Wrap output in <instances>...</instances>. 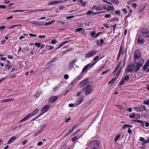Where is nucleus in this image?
<instances>
[{"label":"nucleus","instance_id":"obj_1","mask_svg":"<svg viewBox=\"0 0 149 149\" xmlns=\"http://www.w3.org/2000/svg\"><path fill=\"white\" fill-rule=\"evenodd\" d=\"M144 62L143 59H141L139 62L135 63L136 65V66L132 65H129L126 70L127 72L128 73L133 71L134 72H137L140 69V67L142 66Z\"/></svg>","mask_w":149,"mask_h":149},{"label":"nucleus","instance_id":"obj_2","mask_svg":"<svg viewBox=\"0 0 149 149\" xmlns=\"http://www.w3.org/2000/svg\"><path fill=\"white\" fill-rule=\"evenodd\" d=\"M93 90V86L90 84L86 85L82 89V91L85 92V94L86 95H88L91 93Z\"/></svg>","mask_w":149,"mask_h":149},{"label":"nucleus","instance_id":"obj_3","mask_svg":"<svg viewBox=\"0 0 149 149\" xmlns=\"http://www.w3.org/2000/svg\"><path fill=\"white\" fill-rule=\"evenodd\" d=\"M121 64V61H120L117 65L115 70L113 72L114 75H116V77H118L120 73L121 67H120Z\"/></svg>","mask_w":149,"mask_h":149},{"label":"nucleus","instance_id":"obj_4","mask_svg":"<svg viewBox=\"0 0 149 149\" xmlns=\"http://www.w3.org/2000/svg\"><path fill=\"white\" fill-rule=\"evenodd\" d=\"M141 54L139 50L136 51L134 56V61L135 63H139L140 62L141 59H143L141 58Z\"/></svg>","mask_w":149,"mask_h":149},{"label":"nucleus","instance_id":"obj_5","mask_svg":"<svg viewBox=\"0 0 149 149\" xmlns=\"http://www.w3.org/2000/svg\"><path fill=\"white\" fill-rule=\"evenodd\" d=\"M130 79V77L128 74H126L122 79L120 82L118 84V86H119L123 85L126 81H128Z\"/></svg>","mask_w":149,"mask_h":149},{"label":"nucleus","instance_id":"obj_6","mask_svg":"<svg viewBox=\"0 0 149 149\" xmlns=\"http://www.w3.org/2000/svg\"><path fill=\"white\" fill-rule=\"evenodd\" d=\"M136 38L138 44H143L145 42V40L140 34L138 35L136 37Z\"/></svg>","mask_w":149,"mask_h":149},{"label":"nucleus","instance_id":"obj_7","mask_svg":"<svg viewBox=\"0 0 149 149\" xmlns=\"http://www.w3.org/2000/svg\"><path fill=\"white\" fill-rule=\"evenodd\" d=\"M141 32L143 36L149 38V31L146 29H143Z\"/></svg>","mask_w":149,"mask_h":149},{"label":"nucleus","instance_id":"obj_8","mask_svg":"<svg viewBox=\"0 0 149 149\" xmlns=\"http://www.w3.org/2000/svg\"><path fill=\"white\" fill-rule=\"evenodd\" d=\"M88 78H86L82 81L80 82L79 83V86L80 88H81L85 86L88 83Z\"/></svg>","mask_w":149,"mask_h":149},{"label":"nucleus","instance_id":"obj_9","mask_svg":"<svg viewBox=\"0 0 149 149\" xmlns=\"http://www.w3.org/2000/svg\"><path fill=\"white\" fill-rule=\"evenodd\" d=\"M134 109L136 111H142L146 110V107L144 105H141L140 107H135Z\"/></svg>","mask_w":149,"mask_h":149},{"label":"nucleus","instance_id":"obj_10","mask_svg":"<svg viewBox=\"0 0 149 149\" xmlns=\"http://www.w3.org/2000/svg\"><path fill=\"white\" fill-rule=\"evenodd\" d=\"M97 52V51L96 50L91 51L86 54V57L89 58L95 55Z\"/></svg>","mask_w":149,"mask_h":149},{"label":"nucleus","instance_id":"obj_11","mask_svg":"<svg viewBox=\"0 0 149 149\" xmlns=\"http://www.w3.org/2000/svg\"><path fill=\"white\" fill-rule=\"evenodd\" d=\"M92 9H95L96 11L101 10H107V8L104 6H97L95 5L92 8Z\"/></svg>","mask_w":149,"mask_h":149},{"label":"nucleus","instance_id":"obj_12","mask_svg":"<svg viewBox=\"0 0 149 149\" xmlns=\"http://www.w3.org/2000/svg\"><path fill=\"white\" fill-rule=\"evenodd\" d=\"M83 77V75L81 73L79 75L77 76L71 82V84L73 85V84L76 82H77Z\"/></svg>","mask_w":149,"mask_h":149},{"label":"nucleus","instance_id":"obj_13","mask_svg":"<svg viewBox=\"0 0 149 149\" xmlns=\"http://www.w3.org/2000/svg\"><path fill=\"white\" fill-rule=\"evenodd\" d=\"M58 98V97L56 96H51L49 100V102L52 103L55 101Z\"/></svg>","mask_w":149,"mask_h":149},{"label":"nucleus","instance_id":"obj_14","mask_svg":"<svg viewBox=\"0 0 149 149\" xmlns=\"http://www.w3.org/2000/svg\"><path fill=\"white\" fill-rule=\"evenodd\" d=\"M49 108V107L48 105H46L44 106L41 109V112L43 114L47 112Z\"/></svg>","mask_w":149,"mask_h":149},{"label":"nucleus","instance_id":"obj_15","mask_svg":"<svg viewBox=\"0 0 149 149\" xmlns=\"http://www.w3.org/2000/svg\"><path fill=\"white\" fill-rule=\"evenodd\" d=\"M91 68V67L90 65V63L88 64L83 68L82 71L81 73L86 72L89 69Z\"/></svg>","mask_w":149,"mask_h":149},{"label":"nucleus","instance_id":"obj_16","mask_svg":"<svg viewBox=\"0 0 149 149\" xmlns=\"http://www.w3.org/2000/svg\"><path fill=\"white\" fill-rule=\"evenodd\" d=\"M83 100V97L79 98L75 103V106H77L80 104L82 102Z\"/></svg>","mask_w":149,"mask_h":149},{"label":"nucleus","instance_id":"obj_17","mask_svg":"<svg viewBox=\"0 0 149 149\" xmlns=\"http://www.w3.org/2000/svg\"><path fill=\"white\" fill-rule=\"evenodd\" d=\"M123 48L122 46H121L120 47L119 52L118 55V57L117 58V60L120 57V56L121 54H123Z\"/></svg>","mask_w":149,"mask_h":149},{"label":"nucleus","instance_id":"obj_18","mask_svg":"<svg viewBox=\"0 0 149 149\" xmlns=\"http://www.w3.org/2000/svg\"><path fill=\"white\" fill-rule=\"evenodd\" d=\"M62 2V1H54L50 2L49 4L50 5H54L56 4H59Z\"/></svg>","mask_w":149,"mask_h":149},{"label":"nucleus","instance_id":"obj_19","mask_svg":"<svg viewBox=\"0 0 149 149\" xmlns=\"http://www.w3.org/2000/svg\"><path fill=\"white\" fill-rule=\"evenodd\" d=\"M16 138L15 136L11 137L7 143L8 144H9L13 142Z\"/></svg>","mask_w":149,"mask_h":149},{"label":"nucleus","instance_id":"obj_20","mask_svg":"<svg viewBox=\"0 0 149 149\" xmlns=\"http://www.w3.org/2000/svg\"><path fill=\"white\" fill-rule=\"evenodd\" d=\"M31 116V114H27L24 118L21 119L20 121V122H22L25 121L26 120L28 119L30 116Z\"/></svg>","mask_w":149,"mask_h":149},{"label":"nucleus","instance_id":"obj_21","mask_svg":"<svg viewBox=\"0 0 149 149\" xmlns=\"http://www.w3.org/2000/svg\"><path fill=\"white\" fill-rule=\"evenodd\" d=\"M118 77H116L113 78L109 82L108 84H113L115 83L116 80Z\"/></svg>","mask_w":149,"mask_h":149},{"label":"nucleus","instance_id":"obj_22","mask_svg":"<svg viewBox=\"0 0 149 149\" xmlns=\"http://www.w3.org/2000/svg\"><path fill=\"white\" fill-rule=\"evenodd\" d=\"M133 120L135 122L140 123L142 125V126H144L145 122L141 120Z\"/></svg>","mask_w":149,"mask_h":149},{"label":"nucleus","instance_id":"obj_23","mask_svg":"<svg viewBox=\"0 0 149 149\" xmlns=\"http://www.w3.org/2000/svg\"><path fill=\"white\" fill-rule=\"evenodd\" d=\"M13 99L11 98L7 99L4 100H2L1 101V102H8L11 101H13Z\"/></svg>","mask_w":149,"mask_h":149},{"label":"nucleus","instance_id":"obj_24","mask_svg":"<svg viewBox=\"0 0 149 149\" xmlns=\"http://www.w3.org/2000/svg\"><path fill=\"white\" fill-rule=\"evenodd\" d=\"M74 64L71 62H70L69 64V70H71L72 69L73 67Z\"/></svg>","mask_w":149,"mask_h":149},{"label":"nucleus","instance_id":"obj_25","mask_svg":"<svg viewBox=\"0 0 149 149\" xmlns=\"http://www.w3.org/2000/svg\"><path fill=\"white\" fill-rule=\"evenodd\" d=\"M107 9L108 11H110L111 10L113 11L114 10V8L113 6H108Z\"/></svg>","mask_w":149,"mask_h":149},{"label":"nucleus","instance_id":"obj_26","mask_svg":"<svg viewBox=\"0 0 149 149\" xmlns=\"http://www.w3.org/2000/svg\"><path fill=\"white\" fill-rule=\"evenodd\" d=\"M46 47L47 49L49 50H52L54 48V47L53 46L49 45H46Z\"/></svg>","mask_w":149,"mask_h":149},{"label":"nucleus","instance_id":"obj_27","mask_svg":"<svg viewBox=\"0 0 149 149\" xmlns=\"http://www.w3.org/2000/svg\"><path fill=\"white\" fill-rule=\"evenodd\" d=\"M12 67V65H5V67L8 70H9Z\"/></svg>","mask_w":149,"mask_h":149},{"label":"nucleus","instance_id":"obj_28","mask_svg":"<svg viewBox=\"0 0 149 149\" xmlns=\"http://www.w3.org/2000/svg\"><path fill=\"white\" fill-rule=\"evenodd\" d=\"M121 135L120 134H119L117 135L116 136L114 139V141L116 142L119 139Z\"/></svg>","mask_w":149,"mask_h":149},{"label":"nucleus","instance_id":"obj_29","mask_svg":"<svg viewBox=\"0 0 149 149\" xmlns=\"http://www.w3.org/2000/svg\"><path fill=\"white\" fill-rule=\"evenodd\" d=\"M149 143V139H148L147 140H144L143 142L141 143L142 145L143 146L145 144Z\"/></svg>","mask_w":149,"mask_h":149},{"label":"nucleus","instance_id":"obj_30","mask_svg":"<svg viewBox=\"0 0 149 149\" xmlns=\"http://www.w3.org/2000/svg\"><path fill=\"white\" fill-rule=\"evenodd\" d=\"M130 12L128 13V15L126 17V19L130 17L131 15V13H132V11L131 9H130Z\"/></svg>","mask_w":149,"mask_h":149},{"label":"nucleus","instance_id":"obj_31","mask_svg":"<svg viewBox=\"0 0 149 149\" xmlns=\"http://www.w3.org/2000/svg\"><path fill=\"white\" fill-rule=\"evenodd\" d=\"M112 2L116 4H118L119 3V1L118 0H111Z\"/></svg>","mask_w":149,"mask_h":149},{"label":"nucleus","instance_id":"obj_32","mask_svg":"<svg viewBox=\"0 0 149 149\" xmlns=\"http://www.w3.org/2000/svg\"><path fill=\"white\" fill-rule=\"evenodd\" d=\"M39 111V109L37 108H36L34 110L33 112L32 113L33 115H34V114L37 113Z\"/></svg>","mask_w":149,"mask_h":149},{"label":"nucleus","instance_id":"obj_33","mask_svg":"<svg viewBox=\"0 0 149 149\" xmlns=\"http://www.w3.org/2000/svg\"><path fill=\"white\" fill-rule=\"evenodd\" d=\"M42 23H38L37 21H35L33 22V24H38L39 25H42Z\"/></svg>","mask_w":149,"mask_h":149},{"label":"nucleus","instance_id":"obj_34","mask_svg":"<svg viewBox=\"0 0 149 149\" xmlns=\"http://www.w3.org/2000/svg\"><path fill=\"white\" fill-rule=\"evenodd\" d=\"M115 20H117L118 21H119V19L118 18H114L113 19H110V20H109V21L110 22L114 21Z\"/></svg>","mask_w":149,"mask_h":149},{"label":"nucleus","instance_id":"obj_35","mask_svg":"<svg viewBox=\"0 0 149 149\" xmlns=\"http://www.w3.org/2000/svg\"><path fill=\"white\" fill-rule=\"evenodd\" d=\"M40 95V94L39 93L37 92L34 95V97L35 98H38Z\"/></svg>","mask_w":149,"mask_h":149},{"label":"nucleus","instance_id":"obj_36","mask_svg":"<svg viewBox=\"0 0 149 149\" xmlns=\"http://www.w3.org/2000/svg\"><path fill=\"white\" fill-rule=\"evenodd\" d=\"M110 69H108V70H107L104 71L102 72L101 73V75H104V74H105L106 73H107L109 70Z\"/></svg>","mask_w":149,"mask_h":149},{"label":"nucleus","instance_id":"obj_37","mask_svg":"<svg viewBox=\"0 0 149 149\" xmlns=\"http://www.w3.org/2000/svg\"><path fill=\"white\" fill-rule=\"evenodd\" d=\"M130 125L128 124H125L124 125L123 127L122 128L123 129H124L127 127H130Z\"/></svg>","mask_w":149,"mask_h":149},{"label":"nucleus","instance_id":"obj_38","mask_svg":"<svg viewBox=\"0 0 149 149\" xmlns=\"http://www.w3.org/2000/svg\"><path fill=\"white\" fill-rule=\"evenodd\" d=\"M34 44L36 46H37L38 47H39L41 46V43H40L35 42Z\"/></svg>","mask_w":149,"mask_h":149},{"label":"nucleus","instance_id":"obj_39","mask_svg":"<svg viewBox=\"0 0 149 149\" xmlns=\"http://www.w3.org/2000/svg\"><path fill=\"white\" fill-rule=\"evenodd\" d=\"M69 42V41H64L63 42H62L61 43V44H60V45H61V46L62 47L64 45H65L66 43L68 42Z\"/></svg>","mask_w":149,"mask_h":149},{"label":"nucleus","instance_id":"obj_40","mask_svg":"<svg viewBox=\"0 0 149 149\" xmlns=\"http://www.w3.org/2000/svg\"><path fill=\"white\" fill-rule=\"evenodd\" d=\"M135 113H132L131 115H130L129 116V117L131 118H134L135 117Z\"/></svg>","mask_w":149,"mask_h":149},{"label":"nucleus","instance_id":"obj_41","mask_svg":"<svg viewBox=\"0 0 149 149\" xmlns=\"http://www.w3.org/2000/svg\"><path fill=\"white\" fill-rule=\"evenodd\" d=\"M74 16L73 15L70 16L68 17H66V19H70L72 18H74Z\"/></svg>","mask_w":149,"mask_h":149},{"label":"nucleus","instance_id":"obj_42","mask_svg":"<svg viewBox=\"0 0 149 149\" xmlns=\"http://www.w3.org/2000/svg\"><path fill=\"white\" fill-rule=\"evenodd\" d=\"M78 138V137L77 136L73 137V138H72V141L74 142Z\"/></svg>","mask_w":149,"mask_h":149},{"label":"nucleus","instance_id":"obj_43","mask_svg":"<svg viewBox=\"0 0 149 149\" xmlns=\"http://www.w3.org/2000/svg\"><path fill=\"white\" fill-rule=\"evenodd\" d=\"M25 10H14L12 11L14 13L17 12H22L24 11Z\"/></svg>","mask_w":149,"mask_h":149},{"label":"nucleus","instance_id":"obj_44","mask_svg":"<svg viewBox=\"0 0 149 149\" xmlns=\"http://www.w3.org/2000/svg\"><path fill=\"white\" fill-rule=\"evenodd\" d=\"M99 58V56H96L93 59V61H97V60Z\"/></svg>","mask_w":149,"mask_h":149},{"label":"nucleus","instance_id":"obj_45","mask_svg":"<svg viewBox=\"0 0 149 149\" xmlns=\"http://www.w3.org/2000/svg\"><path fill=\"white\" fill-rule=\"evenodd\" d=\"M111 17V15L110 14H106L104 16V17L106 18H109Z\"/></svg>","mask_w":149,"mask_h":149},{"label":"nucleus","instance_id":"obj_46","mask_svg":"<svg viewBox=\"0 0 149 149\" xmlns=\"http://www.w3.org/2000/svg\"><path fill=\"white\" fill-rule=\"evenodd\" d=\"M29 36L32 37H36V35L32 34L31 33H29Z\"/></svg>","mask_w":149,"mask_h":149},{"label":"nucleus","instance_id":"obj_47","mask_svg":"<svg viewBox=\"0 0 149 149\" xmlns=\"http://www.w3.org/2000/svg\"><path fill=\"white\" fill-rule=\"evenodd\" d=\"M57 42V40L55 39H53L51 41L52 44H55Z\"/></svg>","mask_w":149,"mask_h":149},{"label":"nucleus","instance_id":"obj_48","mask_svg":"<svg viewBox=\"0 0 149 149\" xmlns=\"http://www.w3.org/2000/svg\"><path fill=\"white\" fill-rule=\"evenodd\" d=\"M148 66H147V65L146 64H145L143 67V70H146V69L147 68V67H148Z\"/></svg>","mask_w":149,"mask_h":149},{"label":"nucleus","instance_id":"obj_49","mask_svg":"<svg viewBox=\"0 0 149 149\" xmlns=\"http://www.w3.org/2000/svg\"><path fill=\"white\" fill-rule=\"evenodd\" d=\"M95 34H96V33L95 32H91V35L92 36L94 37H95Z\"/></svg>","mask_w":149,"mask_h":149},{"label":"nucleus","instance_id":"obj_50","mask_svg":"<svg viewBox=\"0 0 149 149\" xmlns=\"http://www.w3.org/2000/svg\"><path fill=\"white\" fill-rule=\"evenodd\" d=\"M83 28H79L76 29V31L77 32H79L83 30Z\"/></svg>","mask_w":149,"mask_h":149},{"label":"nucleus","instance_id":"obj_51","mask_svg":"<svg viewBox=\"0 0 149 149\" xmlns=\"http://www.w3.org/2000/svg\"><path fill=\"white\" fill-rule=\"evenodd\" d=\"M6 6L3 5H0V8L1 9H4L6 8Z\"/></svg>","mask_w":149,"mask_h":149},{"label":"nucleus","instance_id":"obj_52","mask_svg":"<svg viewBox=\"0 0 149 149\" xmlns=\"http://www.w3.org/2000/svg\"><path fill=\"white\" fill-rule=\"evenodd\" d=\"M74 106H75V103L74 104L71 103L69 104V106L70 107H73Z\"/></svg>","mask_w":149,"mask_h":149},{"label":"nucleus","instance_id":"obj_53","mask_svg":"<svg viewBox=\"0 0 149 149\" xmlns=\"http://www.w3.org/2000/svg\"><path fill=\"white\" fill-rule=\"evenodd\" d=\"M64 78L65 79H68L69 78V76L68 74H65L64 76Z\"/></svg>","mask_w":149,"mask_h":149},{"label":"nucleus","instance_id":"obj_54","mask_svg":"<svg viewBox=\"0 0 149 149\" xmlns=\"http://www.w3.org/2000/svg\"><path fill=\"white\" fill-rule=\"evenodd\" d=\"M97 61H95L91 64H90V65L91 67H92L93 66H94L97 63Z\"/></svg>","mask_w":149,"mask_h":149},{"label":"nucleus","instance_id":"obj_55","mask_svg":"<svg viewBox=\"0 0 149 149\" xmlns=\"http://www.w3.org/2000/svg\"><path fill=\"white\" fill-rule=\"evenodd\" d=\"M116 25H116V24H115L114 25H113L111 26V27H113V30L114 32L115 31V28H116Z\"/></svg>","mask_w":149,"mask_h":149},{"label":"nucleus","instance_id":"obj_56","mask_svg":"<svg viewBox=\"0 0 149 149\" xmlns=\"http://www.w3.org/2000/svg\"><path fill=\"white\" fill-rule=\"evenodd\" d=\"M144 103L148 105L149 104V101L148 100H145L144 102Z\"/></svg>","mask_w":149,"mask_h":149},{"label":"nucleus","instance_id":"obj_57","mask_svg":"<svg viewBox=\"0 0 149 149\" xmlns=\"http://www.w3.org/2000/svg\"><path fill=\"white\" fill-rule=\"evenodd\" d=\"M76 125H75L72 128V130H69V133H71L74 130V129L76 128Z\"/></svg>","mask_w":149,"mask_h":149},{"label":"nucleus","instance_id":"obj_58","mask_svg":"<svg viewBox=\"0 0 149 149\" xmlns=\"http://www.w3.org/2000/svg\"><path fill=\"white\" fill-rule=\"evenodd\" d=\"M122 10L125 14L127 13V11L125 8H123L122 9Z\"/></svg>","mask_w":149,"mask_h":149},{"label":"nucleus","instance_id":"obj_59","mask_svg":"<svg viewBox=\"0 0 149 149\" xmlns=\"http://www.w3.org/2000/svg\"><path fill=\"white\" fill-rule=\"evenodd\" d=\"M42 141H39V142H38L37 143V145L39 146H41V145H42Z\"/></svg>","mask_w":149,"mask_h":149},{"label":"nucleus","instance_id":"obj_60","mask_svg":"<svg viewBox=\"0 0 149 149\" xmlns=\"http://www.w3.org/2000/svg\"><path fill=\"white\" fill-rule=\"evenodd\" d=\"M100 32H99L97 33L96 35H95V38H97L100 35Z\"/></svg>","mask_w":149,"mask_h":149},{"label":"nucleus","instance_id":"obj_61","mask_svg":"<svg viewBox=\"0 0 149 149\" xmlns=\"http://www.w3.org/2000/svg\"><path fill=\"white\" fill-rule=\"evenodd\" d=\"M145 140V139L142 137H141L140 138V140L141 141L143 142Z\"/></svg>","mask_w":149,"mask_h":149},{"label":"nucleus","instance_id":"obj_62","mask_svg":"<svg viewBox=\"0 0 149 149\" xmlns=\"http://www.w3.org/2000/svg\"><path fill=\"white\" fill-rule=\"evenodd\" d=\"M127 110L129 112H132V109L131 108H128L127 109Z\"/></svg>","mask_w":149,"mask_h":149},{"label":"nucleus","instance_id":"obj_63","mask_svg":"<svg viewBox=\"0 0 149 149\" xmlns=\"http://www.w3.org/2000/svg\"><path fill=\"white\" fill-rule=\"evenodd\" d=\"M136 6H137V5L135 3H133V7L134 9H135L136 8Z\"/></svg>","mask_w":149,"mask_h":149},{"label":"nucleus","instance_id":"obj_64","mask_svg":"<svg viewBox=\"0 0 149 149\" xmlns=\"http://www.w3.org/2000/svg\"><path fill=\"white\" fill-rule=\"evenodd\" d=\"M8 58L10 59H12L13 58V57L11 55H8Z\"/></svg>","mask_w":149,"mask_h":149}]
</instances>
